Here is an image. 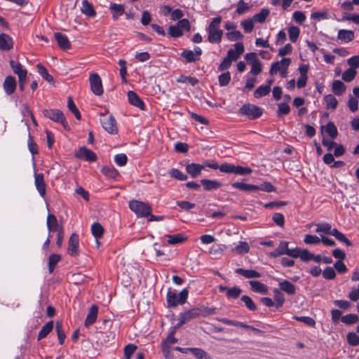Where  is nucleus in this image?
Returning <instances> with one entry per match:
<instances>
[{
    "label": "nucleus",
    "instance_id": "obj_11",
    "mask_svg": "<svg viewBox=\"0 0 359 359\" xmlns=\"http://www.w3.org/2000/svg\"><path fill=\"white\" fill-rule=\"evenodd\" d=\"M79 236L76 233H72L68 241L67 252L72 257L79 255Z\"/></svg>",
    "mask_w": 359,
    "mask_h": 359
},
{
    "label": "nucleus",
    "instance_id": "obj_43",
    "mask_svg": "<svg viewBox=\"0 0 359 359\" xmlns=\"http://www.w3.org/2000/svg\"><path fill=\"white\" fill-rule=\"evenodd\" d=\"M356 74H357L356 69H354L353 68L350 67L343 73L342 79L345 82H350L354 79V78L356 76Z\"/></svg>",
    "mask_w": 359,
    "mask_h": 359
},
{
    "label": "nucleus",
    "instance_id": "obj_62",
    "mask_svg": "<svg viewBox=\"0 0 359 359\" xmlns=\"http://www.w3.org/2000/svg\"><path fill=\"white\" fill-rule=\"evenodd\" d=\"M348 343L351 346L359 345V337L355 332H348L346 336Z\"/></svg>",
    "mask_w": 359,
    "mask_h": 359
},
{
    "label": "nucleus",
    "instance_id": "obj_38",
    "mask_svg": "<svg viewBox=\"0 0 359 359\" xmlns=\"http://www.w3.org/2000/svg\"><path fill=\"white\" fill-rule=\"evenodd\" d=\"M269 13L270 12L269 9L262 8L259 13L253 15L252 19L254 22L263 23L265 21L267 16L269 15Z\"/></svg>",
    "mask_w": 359,
    "mask_h": 359
},
{
    "label": "nucleus",
    "instance_id": "obj_30",
    "mask_svg": "<svg viewBox=\"0 0 359 359\" xmlns=\"http://www.w3.org/2000/svg\"><path fill=\"white\" fill-rule=\"evenodd\" d=\"M332 90L336 95H341L345 92L346 86L340 80H336L332 83Z\"/></svg>",
    "mask_w": 359,
    "mask_h": 359
},
{
    "label": "nucleus",
    "instance_id": "obj_59",
    "mask_svg": "<svg viewBox=\"0 0 359 359\" xmlns=\"http://www.w3.org/2000/svg\"><path fill=\"white\" fill-rule=\"evenodd\" d=\"M252 170L251 168L248 167H243L241 165H236L235 166V172L234 174L238 175H248L252 173Z\"/></svg>",
    "mask_w": 359,
    "mask_h": 359
},
{
    "label": "nucleus",
    "instance_id": "obj_57",
    "mask_svg": "<svg viewBox=\"0 0 359 359\" xmlns=\"http://www.w3.org/2000/svg\"><path fill=\"white\" fill-rule=\"evenodd\" d=\"M226 38L230 41H234L242 39L243 38V35L241 34L240 31L234 30L232 32H227Z\"/></svg>",
    "mask_w": 359,
    "mask_h": 359
},
{
    "label": "nucleus",
    "instance_id": "obj_52",
    "mask_svg": "<svg viewBox=\"0 0 359 359\" xmlns=\"http://www.w3.org/2000/svg\"><path fill=\"white\" fill-rule=\"evenodd\" d=\"M278 109L277 111V114L278 117H280L283 115H287L290 111V106L285 102H280L278 105Z\"/></svg>",
    "mask_w": 359,
    "mask_h": 359
},
{
    "label": "nucleus",
    "instance_id": "obj_17",
    "mask_svg": "<svg viewBox=\"0 0 359 359\" xmlns=\"http://www.w3.org/2000/svg\"><path fill=\"white\" fill-rule=\"evenodd\" d=\"M235 272L248 279L258 278L262 276V274L259 272L253 269L238 268L235 270Z\"/></svg>",
    "mask_w": 359,
    "mask_h": 359
},
{
    "label": "nucleus",
    "instance_id": "obj_18",
    "mask_svg": "<svg viewBox=\"0 0 359 359\" xmlns=\"http://www.w3.org/2000/svg\"><path fill=\"white\" fill-rule=\"evenodd\" d=\"M232 187L246 192L258 191V186L255 184H245L242 182H236L231 184Z\"/></svg>",
    "mask_w": 359,
    "mask_h": 359
},
{
    "label": "nucleus",
    "instance_id": "obj_61",
    "mask_svg": "<svg viewBox=\"0 0 359 359\" xmlns=\"http://www.w3.org/2000/svg\"><path fill=\"white\" fill-rule=\"evenodd\" d=\"M231 80V74L229 72H226L220 74L218 77L219 84L221 86H225L229 84Z\"/></svg>",
    "mask_w": 359,
    "mask_h": 359
},
{
    "label": "nucleus",
    "instance_id": "obj_25",
    "mask_svg": "<svg viewBox=\"0 0 359 359\" xmlns=\"http://www.w3.org/2000/svg\"><path fill=\"white\" fill-rule=\"evenodd\" d=\"M201 182L207 191L215 190L222 186V184L216 180L203 179Z\"/></svg>",
    "mask_w": 359,
    "mask_h": 359
},
{
    "label": "nucleus",
    "instance_id": "obj_22",
    "mask_svg": "<svg viewBox=\"0 0 359 359\" xmlns=\"http://www.w3.org/2000/svg\"><path fill=\"white\" fill-rule=\"evenodd\" d=\"M13 46L12 39L6 34H0V49L8 50Z\"/></svg>",
    "mask_w": 359,
    "mask_h": 359
},
{
    "label": "nucleus",
    "instance_id": "obj_6",
    "mask_svg": "<svg viewBox=\"0 0 359 359\" xmlns=\"http://www.w3.org/2000/svg\"><path fill=\"white\" fill-rule=\"evenodd\" d=\"M43 114L45 117L52 120L53 121L61 123L65 128L67 126L66 118L62 111L59 109H44L43 111Z\"/></svg>",
    "mask_w": 359,
    "mask_h": 359
},
{
    "label": "nucleus",
    "instance_id": "obj_49",
    "mask_svg": "<svg viewBox=\"0 0 359 359\" xmlns=\"http://www.w3.org/2000/svg\"><path fill=\"white\" fill-rule=\"evenodd\" d=\"M241 300L250 311H255L257 309V306L250 297L243 295L241 297Z\"/></svg>",
    "mask_w": 359,
    "mask_h": 359
},
{
    "label": "nucleus",
    "instance_id": "obj_10",
    "mask_svg": "<svg viewBox=\"0 0 359 359\" xmlns=\"http://www.w3.org/2000/svg\"><path fill=\"white\" fill-rule=\"evenodd\" d=\"M17 87V81L13 76H7L3 82V88L7 95H12Z\"/></svg>",
    "mask_w": 359,
    "mask_h": 359
},
{
    "label": "nucleus",
    "instance_id": "obj_53",
    "mask_svg": "<svg viewBox=\"0 0 359 359\" xmlns=\"http://www.w3.org/2000/svg\"><path fill=\"white\" fill-rule=\"evenodd\" d=\"M325 133H327L330 137L335 138L337 136V129L333 123H328L324 128Z\"/></svg>",
    "mask_w": 359,
    "mask_h": 359
},
{
    "label": "nucleus",
    "instance_id": "obj_64",
    "mask_svg": "<svg viewBox=\"0 0 359 359\" xmlns=\"http://www.w3.org/2000/svg\"><path fill=\"white\" fill-rule=\"evenodd\" d=\"M250 9V6L248 4L245 3L243 0H240L237 4V9L236 12L238 15H243Z\"/></svg>",
    "mask_w": 359,
    "mask_h": 359
},
{
    "label": "nucleus",
    "instance_id": "obj_7",
    "mask_svg": "<svg viewBox=\"0 0 359 359\" xmlns=\"http://www.w3.org/2000/svg\"><path fill=\"white\" fill-rule=\"evenodd\" d=\"M100 122L103 128L110 134H116L118 132L116 122L112 115H102Z\"/></svg>",
    "mask_w": 359,
    "mask_h": 359
},
{
    "label": "nucleus",
    "instance_id": "obj_39",
    "mask_svg": "<svg viewBox=\"0 0 359 359\" xmlns=\"http://www.w3.org/2000/svg\"><path fill=\"white\" fill-rule=\"evenodd\" d=\"M39 74L48 82L53 81V77L48 74L47 69L41 64L39 63L36 65Z\"/></svg>",
    "mask_w": 359,
    "mask_h": 359
},
{
    "label": "nucleus",
    "instance_id": "obj_12",
    "mask_svg": "<svg viewBox=\"0 0 359 359\" xmlns=\"http://www.w3.org/2000/svg\"><path fill=\"white\" fill-rule=\"evenodd\" d=\"M234 49L228 50L227 57L231 61H236L244 52V46L242 42H238L234 44Z\"/></svg>",
    "mask_w": 359,
    "mask_h": 359
},
{
    "label": "nucleus",
    "instance_id": "obj_28",
    "mask_svg": "<svg viewBox=\"0 0 359 359\" xmlns=\"http://www.w3.org/2000/svg\"><path fill=\"white\" fill-rule=\"evenodd\" d=\"M168 240V243L170 245H176L184 242L187 238L183 234L178 233L175 235H166Z\"/></svg>",
    "mask_w": 359,
    "mask_h": 359
},
{
    "label": "nucleus",
    "instance_id": "obj_60",
    "mask_svg": "<svg viewBox=\"0 0 359 359\" xmlns=\"http://www.w3.org/2000/svg\"><path fill=\"white\" fill-rule=\"evenodd\" d=\"M137 348V346L133 344H129L126 345L124 348V356L126 359H130L131 355L135 353Z\"/></svg>",
    "mask_w": 359,
    "mask_h": 359
},
{
    "label": "nucleus",
    "instance_id": "obj_23",
    "mask_svg": "<svg viewBox=\"0 0 359 359\" xmlns=\"http://www.w3.org/2000/svg\"><path fill=\"white\" fill-rule=\"evenodd\" d=\"M281 290L284 291L289 295H294L296 294L295 285L288 280H283L278 284Z\"/></svg>",
    "mask_w": 359,
    "mask_h": 359
},
{
    "label": "nucleus",
    "instance_id": "obj_45",
    "mask_svg": "<svg viewBox=\"0 0 359 359\" xmlns=\"http://www.w3.org/2000/svg\"><path fill=\"white\" fill-rule=\"evenodd\" d=\"M102 172L107 177L115 179L118 175V172L114 168L109 166H104L102 168Z\"/></svg>",
    "mask_w": 359,
    "mask_h": 359
},
{
    "label": "nucleus",
    "instance_id": "obj_5",
    "mask_svg": "<svg viewBox=\"0 0 359 359\" xmlns=\"http://www.w3.org/2000/svg\"><path fill=\"white\" fill-rule=\"evenodd\" d=\"M238 114L245 115L250 119H255L262 116V109L252 104H245L239 109Z\"/></svg>",
    "mask_w": 359,
    "mask_h": 359
},
{
    "label": "nucleus",
    "instance_id": "obj_46",
    "mask_svg": "<svg viewBox=\"0 0 359 359\" xmlns=\"http://www.w3.org/2000/svg\"><path fill=\"white\" fill-rule=\"evenodd\" d=\"M168 173L171 177L180 181H185L187 180V176L183 174L178 169L172 168L168 171Z\"/></svg>",
    "mask_w": 359,
    "mask_h": 359
},
{
    "label": "nucleus",
    "instance_id": "obj_4",
    "mask_svg": "<svg viewBox=\"0 0 359 359\" xmlns=\"http://www.w3.org/2000/svg\"><path fill=\"white\" fill-rule=\"evenodd\" d=\"M130 209L138 217H145L151 214V206L144 202L133 200L129 203Z\"/></svg>",
    "mask_w": 359,
    "mask_h": 359
},
{
    "label": "nucleus",
    "instance_id": "obj_2",
    "mask_svg": "<svg viewBox=\"0 0 359 359\" xmlns=\"http://www.w3.org/2000/svg\"><path fill=\"white\" fill-rule=\"evenodd\" d=\"M291 64V59L289 57H284L280 61L273 62L271 65L269 74L272 76L280 74L282 78H285L288 74V67Z\"/></svg>",
    "mask_w": 359,
    "mask_h": 359
},
{
    "label": "nucleus",
    "instance_id": "obj_31",
    "mask_svg": "<svg viewBox=\"0 0 359 359\" xmlns=\"http://www.w3.org/2000/svg\"><path fill=\"white\" fill-rule=\"evenodd\" d=\"M323 100L325 102L326 108L327 109L334 110L337 108L338 105V101L334 95L331 94L327 95L324 97Z\"/></svg>",
    "mask_w": 359,
    "mask_h": 359
},
{
    "label": "nucleus",
    "instance_id": "obj_54",
    "mask_svg": "<svg viewBox=\"0 0 359 359\" xmlns=\"http://www.w3.org/2000/svg\"><path fill=\"white\" fill-rule=\"evenodd\" d=\"M245 33H250L254 28V20L252 18L244 20L241 22Z\"/></svg>",
    "mask_w": 359,
    "mask_h": 359
},
{
    "label": "nucleus",
    "instance_id": "obj_29",
    "mask_svg": "<svg viewBox=\"0 0 359 359\" xmlns=\"http://www.w3.org/2000/svg\"><path fill=\"white\" fill-rule=\"evenodd\" d=\"M221 323H224V324H226V325H231V326H235V327H242V328H246V329H251V330H257L256 329L253 328L251 326H249L242 322H239V321H236V320H229L227 318H221L219 320Z\"/></svg>",
    "mask_w": 359,
    "mask_h": 359
},
{
    "label": "nucleus",
    "instance_id": "obj_32",
    "mask_svg": "<svg viewBox=\"0 0 359 359\" xmlns=\"http://www.w3.org/2000/svg\"><path fill=\"white\" fill-rule=\"evenodd\" d=\"M53 328V321L50 320L46 323L39 333L38 339L41 340L45 338L52 331Z\"/></svg>",
    "mask_w": 359,
    "mask_h": 359
},
{
    "label": "nucleus",
    "instance_id": "obj_51",
    "mask_svg": "<svg viewBox=\"0 0 359 359\" xmlns=\"http://www.w3.org/2000/svg\"><path fill=\"white\" fill-rule=\"evenodd\" d=\"M341 321L347 325L355 324L359 321V317L356 314H347L341 318Z\"/></svg>",
    "mask_w": 359,
    "mask_h": 359
},
{
    "label": "nucleus",
    "instance_id": "obj_26",
    "mask_svg": "<svg viewBox=\"0 0 359 359\" xmlns=\"http://www.w3.org/2000/svg\"><path fill=\"white\" fill-rule=\"evenodd\" d=\"M47 227L50 231H56L60 229V226L58 225V222L56 217L54 215L49 214L47 217Z\"/></svg>",
    "mask_w": 359,
    "mask_h": 359
},
{
    "label": "nucleus",
    "instance_id": "obj_24",
    "mask_svg": "<svg viewBox=\"0 0 359 359\" xmlns=\"http://www.w3.org/2000/svg\"><path fill=\"white\" fill-rule=\"evenodd\" d=\"M10 66L13 69V72L18 76L27 74V71L23 67V66L18 62L11 60L10 61Z\"/></svg>",
    "mask_w": 359,
    "mask_h": 359
},
{
    "label": "nucleus",
    "instance_id": "obj_50",
    "mask_svg": "<svg viewBox=\"0 0 359 359\" xmlns=\"http://www.w3.org/2000/svg\"><path fill=\"white\" fill-rule=\"evenodd\" d=\"M270 90L269 86H260L254 92V96L256 98H259L268 95L270 93Z\"/></svg>",
    "mask_w": 359,
    "mask_h": 359
},
{
    "label": "nucleus",
    "instance_id": "obj_20",
    "mask_svg": "<svg viewBox=\"0 0 359 359\" xmlns=\"http://www.w3.org/2000/svg\"><path fill=\"white\" fill-rule=\"evenodd\" d=\"M198 316L199 313L196 309H193L183 313H181L180 315V324H184L187 322H189L191 320L198 317Z\"/></svg>",
    "mask_w": 359,
    "mask_h": 359
},
{
    "label": "nucleus",
    "instance_id": "obj_36",
    "mask_svg": "<svg viewBox=\"0 0 359 359\" xmlns=\"http://www.w3.org/2000/svg\"><path fill=\"white\" fill-rule=\"evenodd\" d=\"M81 12L88 17H93L95 15V11H94L92 4L87 1H83L82 2Z\"/></svg>",
    "mask_w": 359,
    "mask_h": 359
},
{
    "label": "nucleus",
    "instance_id": "obj_48",
    "mask_svg": "<svg viewBox=\"0 0 359 359\" xmlns=\"http://www.w3.org/2000/svg\"><path fill=\"white\" fill-rule=\"evenodd\" d=\"M300 33V29L299 27L295 26H291L288 28V34L290 41L292 43L297 41Z\"/></svg>",
    "mask_w": 359,
    "mask_h": 359
},
{
    "label": "nucleus",
    "instance_id": "obj_15",
    "mask_svg": "<svg viewBox=\"0 0 359 359\" xmlns=\"http://www.w3.org/2000/svg\"><path fill=\"white\" fill-rule=\"evenodd\" d=\"M34 184L41 196L44 197L46 194V183L43 174H35Z\"/></svg>",
    "mask_w": 359,
    "mask_h": 359
},
{
    "label": "nucleus",
    "instance_id": "obj_14",
    "mask_svg": "<svg viewBox=\"0 0 359 359\" xmlns=\"http://www.w3.org/2000/svg\"><path fill=\"white\" fill-rule=\"evenodd\" d=\"M248 283L252 292L262 294L268 293V287L262 282L259 280H250Z\"/></svg>",
    "mask_w": 359,
    "mask_h": 359
},
{
    "label": "nucleus",
    "instance_id": "obj_63",
    "mask_svg": "<svg viewBox=\"0 0 359 359\" xmlns=\"http://www.w3.org/2000/svg\"><path fill=\"white\" fill-rule=\"evenodd\" d=\"M235 165L231 163H223L219 165V170L222 172L229 173V174H234L235 172Z\"/></svg>",
    "mask_w": 359,
    "mask_h": 359
},
{
    "label": "nucleus",
    "instance_id": "obj_56",
    "mask_svg": "<svg viewBox=\"0 0 359 359\" xmlns=\"http://www.w3.org/2000/svg\"><path fill=\"white\" fill-rule=\"evenodd\" d=\"M304 242L308 245L318 244L320 242V238L315 235L306 234L304 238Z\"/></svg>",
    "mask_w": 359,
    "mask_h": 359
},
{
    "label": "nucleus",
    "instance_id": "obj_21",
    "mask_svg": "<svg viewBox=\"0 0 359 359\" xmlns=\"http://www.w3.org/2000/svg\"><path fill=\"white\" fill-rule=\"evenodd\" d=\"M204 168V165L198 163H190L186 166L187 172L192 177H196L198 176L201 170Z\"/></svg>",
    "mask_w": 359,
    "mask_h": 359
},
{
    "label": "nucleus",
    "instance_id": "obj_9",
    "mask_svg": "<svg viewBox=\"0 0 359 359\" xmlns=\"http://www.w3.org/2000/svg\"><path fill=\"white\" fill-rule=\"evenodd\" d=\"M75 156L79 159H83L87 161L94 162L97 161V156L95 153L86 147H82L76 151Z\"/></svg>",
    "mask_w": 359,
    "mask_h": 359
},
{
    "label": "nucleus",
    "instance_id": "obj_44",
    "mask_svg": "<svg viewBox=\"0 0 359 359\" xmlns=\"http://www.w3.org/2000/svg\"><path fill=\"white\" fill-rule=\"evenodd\" d=\"M233 250L236 251L238 254L244 255L249 252L250 246L247 242L241 241L233 249Z\"/></svg>",
    "mask_w": 359,
    "mask_h": 359
},
{
    "label": "nucleus",
    "instance_id": "obj_16",
    "mask_svg": "<svg viewBox=\"0 0 359 359\" xmlns=\"http://www.w3.org/2000/svg\"><path fill=\"white\" fill-rule=\"evenodd\" d=\"M54 36L60 48L64 50H68L71 48L70 41L66 35L60 32H55L54 34Z\"/></svg>",
    "mask_w": 359,
    "mask_h": 359
},
{
    "label": "nucleus",
    "instance_id": "obj_55",
    "mask_svg": "<svg viewBox=\"0 0 359 359\" xmlns=\"http://www.w3.org/2000/svg\"><path fill=\"white\" fill-rule=\"evenodd\" d=\"M168 34L172 37H175V38L180 37L183 34V32L182 31V29H180V27L177 25V24L175 25H170L168 27Z\"/></svg>",
    "mask_w": 359,
    "mask_h": 359
},
{
    "label": "nucleus",
    "instance_id": "obj_58",
    "mask_svg": "<svg viewBox=\"0 0 359 359\" xmlns=\"http://www.w3.org/2000/svg\"><path fill=\"white\" fill-rule=\"evenodd\" d=\"M273 293H274V299L277 303V306L281 307L285 302L284 295L281 293V292L278 289H274Z\"/></svg>",
    "mask_w": 359,
    "mask_h": 359
},
{
    "label": "nucleus",
    "instance_id": "obj_27",
    "mask_svg": "<svg viewBox=\"0 0 359 359\" xmlns=\"http://www.w3.org/2000/svg\"><path fill=\"white\" fill-rule=\"evenodd\" d=\"M337 37L341 41L349 42L354 39V32L351 30L340 29L338 32Z\"/></svg>",
    "mask_w": 359,
    "mask_h": 359
},
{
    "label": "nucleus",
    "instance_id": "obj_13",
    "mask_svg": "<svg viewBox=\"0 0 359 359\" xmlns=\"http://www.w3.org/2000/svg\"><path fill=\"white\" fill-rule=\"evenodd\" d=\"M128 99L130 104L134 105L141 110L145 109V106L143 101L134 91L130 90L128 92Z\"/></svg>",
    "mask_w": 359,
    "mask_h": 359
},
{
    "label": "nucleus",
    "instance_id": "obj_37",
    "mask_svg": "<svg viewBox=\"0 0 359 359\" xmlns=\"http://www.w3.org/2000/svg\"><path fill=\"white\" fill-rule=\"evenodd\" d=\"M61 260V257L57 254H52L48 258V271L51 273L53 272L55 266Z\"/></svg>",
    "mask_w": 359,
    "mask_h": 359
},
{
    "label": "nucleus",
    "instance_id": "obj_40",
    "mask_svg": "<svg viewBox=\"0 0 359 359\" xmlns=\"http://www.w3.org/2000/svg\"><path fill=\"white\" fill-rule=\"evenodd\" d=\"M55 330L57 334L58 341L60 344H63L66 338L65 332L62 330V322L57 321L55 325Z\"/></svg>",
    "mask_w": 359,
    "mask_h": 359
},
{
    "label": "nucleus",
    "instance_id": "obj_1",
    "mask_svg": "<svg viewBox=\"0 0 359 359\" xmlns=\"http://www.w3.org/2000/svg\"><path fill=\"white\" fill-rule=\"evenodd\" d=\"M221 22V17H216L212 19L207 28L208 40L211 43H219L222 40L223 31L219 29Z\"/></svg>",
    "mask_w": 359,
    "mask_h": 359
},
{
    "label": "nucleus",
    "instance_id": "obj_3",
    "mask_svg": "<svg viewBox=\"0 0 359 359\" xmlns=\"http://www.w3.org/2000/svg\"><path fill=\"white\" fill-rule=\"evenodd\" d=\"M188 290L183 289L179 294L168 291L167 293V303L170 307H175L186 302L188 297Z\"/></svg>",
    "mask_w": 359,
    "mask_h": 359
},
{
    "label": "nucleus",
    "instance_id": "obj_41",
    "mask_svg": "<svg viewBox=\"0 0 359 359\" xmlns=\"http://www.w3.org/2000/svg\"><path fill=\"white\" fill-rule=\"evenodd\" d=\"M180 55L186 60L187 62H194L199 60L195 55L196 54L194 53V51L191 50H184Z\"/></svg>",
    "mask_w": 359,
    "mask_h": 359
},
{
    "label": "nucleus",
    "instance_id": "obj_8",
    "mask_svg": "<svg viewBox=\"0 0 359 359\" xmlns=\"http://www.w3.org/2000/svg\"><path fill=\"white\" fill-rule=\"evenodd\" d=\"M89 82L92 92L96 95H101L103 93L102 80L96 73L90 74Z\"/></svg>",
    "mask_w": 359,
    "mask_h": 359
},
{
    "label": "nucleus",
    "instance_id": "obj_47",
    "mask_svg": "<svg viewBox=\"0 0 359 359\" xmlns=\"http://www.w3.org/2000/svg\"><path fill=\"white\" fill-rule=\"evenodd\" d=\"M91 231L95 238H100L102 236L104 229L99 223H94L91 226Z\"/></svg>",
    "mask_w": 359,
    "mask_h": 359
},
{
    "label": "nucleus",
    "instance_id": "obj_19",
    "mask_svg": "<svg viewBox=\"0 0 359 359\" xmlns=\"http://www.w3.org/2000/svg\"><path fill=\"white\" fill-rule=\"evenodd\" d=\"M97 313L98 307L96 305H92L85 320V326L88 327L93 325L97 319Z\"/></svg>",
    "mask_w": 359,
    "mask_h": 359
},
{
    "label": "nucleus",
    "instance_id": "obj_33",
    "mask_svg": "<svg viewBox=\"0 0 359 359\" xmlns=\"http://www.w3.org/2000/svg\"><path fill=\"white\" fill-rule=\"evenodd\" d=\"M109 8L113 13V18L115 20H117L118 18L122 15L125 11L124 6L117 4H111L109 6Z\"/></svg>",
    "mask_w": 359,
    "mask_h": 359
},
{
    "label": "nucleus",
    "instance_id": "obj_42",
    "mask_svg": "<svg viewBox=\"0 0 359 359\" xmlns=\"http://www.w3.org/2000/svg\"><path fill=\"white\" fill-rule=\"evenodd\" d=\"M67 107H68L69 110L71 111L74 114V115L75 116V117L77 120L81 119V114H80L78 108L75 105L72 97H68Z\"/></svg>",
    "mask_w": 359,
    "mask_h": 359
},
{
    "label": "nucleus",
    "instance_id": "obj_35",
    "mask_svg": "<svg viewBox=\"0 0 359 359\" xmlns=\"http://www.w3.org/2000/svg\"><path fill=\"white\" fill-rule=\"evenodd\" d=\"M242 293V290L238 286H233L227 290V292L226 293V297L229 299H238Z\"/></svg>",
    "mask_w": 359,
    "mask_h": 359
},
{
    "label": "nucleus",
    "instance_id": "obj_34",
    "mask_svg": "<svg viewBox=\"0 0 359 359\" xmlns=\"http://www.w3.org/2000/svg\"><path fill=\"white\" fill-rule=\"evenodd\" d=\"M189 351H190L198 359H211L208 353L201 348H189Z\"/></svg>",
    "mask_w": 359,
    "mask_h": 359
}]
</instances>
